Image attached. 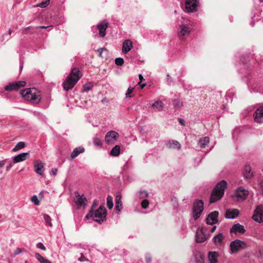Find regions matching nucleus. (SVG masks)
Instances as JSON below:
<instances>
[{
    "instance_id": "nucleus-50",
    "label": "nucleus",
    "mask_w": 263,
    "mask_h": 263,
    "mask_svg": "<svg viewBox=\"0 0 263 263\" xmlns=\"http://www.w3.org/2000/svg\"><path fill=\"white\" fill-rule=\"evenodd\" d=\"M145 260L147 263H150L152 261V258L150 256L147 255L145 257Z\"/></svg>"
},
{
    "instance_id": "nucleus-34",
    "label": "nucleus",
    "mask_w": 263,
    "mask_h": 263,
    "mask_svg": "<svg viewBox=\"0 0 263 263\" xmlns=\"http://www.w3.org/2000/svg\"><path fill=\"white\" fill-rule=\"evenodd\" d=\"M25 146V143L24 142H18L15 147L13 148L12 151L13 152H16L20 149L24 148Z\"/></svg>"
},
{
    "instance_id": "nucleus-23",
    "label": "nucleus",
    "mask_w": 263,
    "mask_h": 263,
    "mask_svg": "<svg viewBox=\"0 0 263 263\" xmlns=\"http://www.w3.org/2000/svg\"><path fill=\"white\" fill-rule=\"evenodd\" d=\"M84 151L85 149L83 147L80 146L75 148L70 155V159L72 160L74 159L75 158L78 157L80 154L84 153Z\"/></svg>"
},
{
    "instance_id": "nucleus-58",
    "label": "nucleus",
    "mask_w": 263,
    "mask_h": 263,
    "mask_svg": "<svg viewBox=\"0 0 263 263\" xmlns=\"http://www.w3.org/2000/svg\"><path fill=\"white\" fill-rule=\"evenodd\" d=\"M48 27H48V26H40V27H37V28L46 29V28H47Z\"/></svg>"
},
{
    "instance_id": "nucleus-45",
    "label": "nucleus",
    "mask_w": 263,
    "mask_h": 263,
    "mask_svg": "<svg viewBox=\"0 0 263 263\" xmlns=\"http://www.w3.org/2000/svg\"><path fill=\"white\" fill-rule=\"evenodd\" d=\"M134 89V88H128L126 93V98H130V95L133 92V90Z\"/></svg>"
},
{
    "instance_id": "nucleus-35",
    "label": "nucleus",
    "mask_w": 263,
    "mask_h": 263,
    "mask_svg": "<svg viewBox=\"0 0 263 263\" xmlns=\"http://www.w3.org/2000/svg\"><path fill=\"white\" fill-rule=\"evenodd\" d=\"M93 144L95 146L101 147L102 146V140L98 138V137H95L93 139Z\"/></svg>"
},
{
    "instance_id": "nucleus-10",
    "label": "nucleus",
    "mask_w": 263,
    "mask_h": 263,
    "mask_svg": "<svg viewBox=\"0 0 263 263\" xmlns=\"http://www.w3.org/2000/svg\"><path fill=\"white\" fill-rule=\"evenodd\" d=\"M119 137V134L115 131L108 132L105 137V141L108 144H113Z\"/></svg>"
},
{
    "instance_id": "nucleus-9",
    "label": "nucleus",
    "mask_w": 263,
    "mask_h": 263,
    "mask_svg": "<svg viewBox=\"0 0 263 263\" xmlns=\"http://www.w3.org/2000/svg\"><path fill=\"white\" fill-rule=\"evenodd\" d=\"M230 249L232 253H236L246 247V243L240 240L236 239L230 243Z\"/></svg>"
},
{
    "instance_id": "nucleus-64",
    "label": "nucleus",
    "mask_w": 263,
    "mask_h": 263,
    "mask_svg": "<svg viewBox=\"0 0 263 263\" xmlns=\"http://www.w3.org/2000/svg\"><path fill=\"white\" fill-rule=\"evenodd\" d=\"M260 2L261 3H262V2H263V0H260Z\"/></svg>"
},
{
    "instance_id": "nucleus-43",
    "label": "nucleus",
    "mask_w": 263,
    "mask_h": 263,
    "mask_svg": "<svg viewBox=\"0 0 263 263\" xmlns=\"http://www.w3.org/2000/svg\"><path fill=\"white\" fill-rule=\"evenodd\" d=\"M141 204L142 207L145 209L148 207L149 205V202L147 199H144L142 201Z\"/></svg>"
},
{
    "instance_id": "nucleus-37",
    "label": "nucleus",
    "mask_w": 263,
    "mask_h": 263,
    "mask_svg": "<svg viewBox=\"0 0 263 263\" xmlns=\"http://www.w3.org/2000/svg\"><path fill=\"white\" fill-rule=\"evenodd\" d=\"M43 217H44V220L45 221V222L46 223V224H48V226L51 227L52 226V224L51 222V218L50 217V216L46 214H44L43 215Z\"/></svg>"
},
{
    "instance_id": "nucleus-47",
    "label": "nucleus",
    "mask_w": 263,
    "mask_h": 263,
    "mask_svg": "<svg viewBox=\"0 0 263 263\" xmlns=\"http://www.w3.org/2000/svg\"><path fill=\"white\" fill-rule=\"evenodd\" d=\"M36 247H37V248L41 249V250H44V251H45L46 250L45 247L41 242H39V243H37Z\"/></svg>"
},
{
    "instance_id": "nucleus-2",
    "label": "nucleus",
    "mask_w": 263,
    "mask_h": 263,
    "mask_svg": "<svg viewBox=\"0 0 263 263\" xmlns=\"http://www.w3.org/2000/svg\"><path fill=\"white\" fill-rule=\"evenodd\" d=\"M227 186V182L225 180L220 181L217 183L211 193L210 201L211 203L218 201L222 197Z\"/></svg>"
},
{
    "instance_id": "nucleus-26",
    "label": "nucleus",
    "mask_w": 263,
    "mask_h": 263,
    "mask_svg": "<svg viewBox=\"0 0 263 263\" xmlns=\"http://www.w3.org/2000/svg\"><path fill=\"white\" fill-rule=\"evenodd\" d=\"M244 176L246 179H250L253 176V173L250 165H247L245 168Z\"/></svg>"
},
{
    "instance_id": "nucleus-61",
    "label": "nucleus",
    "mask_w": 263,
    "mask_h": 263,
    "mask_svg": "<svg viewBox=\"0 0 263 263\" xmlns=\"http://www.w3.org/2000/svg\"><path fill=\"white\" fill-rule=\"evenodd\" d=\"M43 193V191H42V192H41L40 193L39 196H43V194H42Z\"/></svg>"
},
{
    "instance_id": "nucleus-8",
    "label": "nucleus",
    "mask_w": 263,
    "mask_h": 263,
    "mask_svg": "<svg viewBox=\"0 0 263 263\" xmlns=\"http://www.w3.org/2000/svg\"><path fill=\"white\" fill-rule=\"evenodd\" d=\"M253 219L258 222H261L263 221V206L259 205H258L254 211V214L252 216Z\"/></svg>"
},
{
    "instance_id": "nucleus-17",
    "label": "nucleus",
    "mask_w": 263,
    "mask_h": 263,
    "mask_svg": "<svg viewBox=\"0 0 263 263\" xmlns=\"http://www.w3.org/2000/svg\"><path fill=\"white\" fill-rule=\"evenodd\" d=\"M246 232V230L245 229V228L243 226L239 224V223H236L234 224L232 228L230 229V233H239L240 234H243Z\"/></svg>"
},
{
    "instance_id": "nucleus-30",
    "label": "nucleus",
    "mask_w": 263,
    "mask_h": 263,
    "mask_svg": "<svg viewBox=\"0 0 263 263\" xmlns=\"http://www.w3.org/2000/svg\"><path fill=\"white\" fill-rule=\"evenodd\" d=\"M99 56L102 58H106L108 54V50L105 48H99L98 49Z\"/></svg>"
},
{
    "instance_id": "nucleus-28",
    "label": "nucleus",
    "mask_w": 263,
    "mask_h": 263,
    "mask_svg": "<svg viewBox=\"0 0 263 263\" xmlns=\"http://www.w3.org/2000/svg\"><path fill=\"white\" fill-rule=\"evenodd\" d=\"M195 257L196 263H204V256L202 253L200 252L196 253Z\"/></svg>"
},
{
    "instance_id": "nucleus-12",
    "label": "nucleus",
    "mask_w": 263,
    "mask_h": 263,
    "mask_svg": "<svg viewBox=\"0 0 263 263\" xmlns=\"http://www.w3.org/2000/svg\"><path fill=\"white\" fill-rule=\"evenodd\" d=\"M191 29L187 25H181L180 26V31L178 32V36L180 39L183 40L184 36L189 35L191 32Z\"/></svg>"
},
{
    "instance_id": "nucleus-29",
    "label": "nucleus",
    "mask_w": 263,
    "mask_h": 263,
    "mask_svg": "<svg viewBox=\"0 0 263 263\" xmlns=\"http://www.w3.org/2000/svg\"><path fill=\"white\" fill-rule=\"evenodd\" d=\"M120 153V146L118 145H115L111 150L110 154L113 156H118Z\"/></svg>"
},
{
    "instance_id": "nucleus-22",
    "label": "nucleus",
    "mask_w": 263,
    "mask_h": 263,
    "mask_svg": "<svg viewBox=\"0 0 263 263\" xmlns=\"http://www.w3.org/2000/svg\"><path fill=\"white\" fill-rule=\"evenodd\" d=\"M29 154L28 153H21L19 155L15 156L13 158V161L14 163H18L21 161H24V160H26V159H27V157L29 156Z\"/></svg>"
},
{
    "instance_id": "nucleus-42",
    "label": "nucleus",
    "mask_w": 263,
    "mask_h": 263,
    "mask_svg": "<svg viewBox=\"0 0 263 263\" xmlns=\"http://www.w3.org/2000/svg\"><path fill=\"white\" fill-rule=\"evenodd\" d=\"M92 86L93 85L91 83H87L85 84L84 86V91L88 92L89 90L91 89Z\"/></svg>"
},
{
    "instance_id": "nucleus-49",
    "label": "nucleus",
    "mask_w": 263,
    "mask_h": 263,
    "mask_svg": "<svg viewBox=\"0 0 263 263\" xmlns=\"http://www.w3.org/2000/svg\"><path fill=\"white\" fill-rule=\"evenodd\" d=\"M98 204V201L96 200H94V201L92 203L91 210H93V209L97 206Z\"/></svg>"
},
{
    "instance_id": "nucleus-14",
    "label": "nucleus",
    "mask_w": 263,
    "mask_h": 263,
    "mask_svg": "<svg viewBox=\"0 0 263 263\" xmlns=\"http://www.w3.org/2000/svg\"><path fill=\"white\" fill-rule=\"evenodd\" d=\"M254 116L255 122L259 123L263 122V106H260L256 110Z\"/></svg>"
},
{
    "instance_id": "nucleus-5",
    "label": "nucleus",
    "mask_w": 263,
    "mask_h": 263,
    "mask_svg": "<svg viewBox=\"0 0 263 263\" xmlns=\"http://www.w3.org/2000/svg\"><path fill=\"white\" fill-rule=\"evenodd\" d=\"M203 201L202 200L197 199L193 203V218L197 220L200 216L203 210Z\"/></svg>"
},
{
    "instance_id": "nucleus-6",
    "label": "nucleus",
    "mask_w": 263,
    "mask_h": 263,
    "mask_svg": "<svg viewBox=\"0 0 263 263\" xmlns=\"http://www.w3.org/2000/svg\"><path fill=\"white\" fill-rule=\"evenodd\" d=\"M26 84V82L24 81L9 83L8 85L5 86V90L9 91H17L21 87L25 86Z\"/></svg>"
},
{
    "instance_id": "nucleus-57",
    "label": "nucleus",
    "mask_w": 263,
    "mask_h": 263,
    "mask_svg": "<svg viewBox=\"0 0 263 263\" xmlns=\"http://www.w3.org/2000/svg\"><path fill=\"white\" fill-rule=\"evenodd\" d=\"M216 226H214V227H212V228L211 229V232H212V233H213V232L215 231V230H216Z\"/></svg>"
},
{
    "instance_id": "nucleus-31",
    "label": "nucleus",
    "mask_w": 263,
    "mask_h": 263,
    "mask_svg": "<svg viewBox=\"0 0 263 263\" xmlns=\"http://www.w3.org/2000/svg\"><path fill=\"white\" fill-rule=\"evenodd\" d=\"M35 257L41 263H51L49 260L45 258L39 253L35 254Z\"/></svg>"
},
{
    "instance_id": "nucleus-48",
    "label": "nucleus",
    "mask_w": 263,
    "mask_h": 263,
    "mask_svg": "<svg viewBox=\"0 0 263 263\" xmlns=\"http://www.w3.org/2000/svg\"><path fill=\"white\" fill-rule=\"evenodd\" d=\"M22 252V250L20 248H17L14 252V255H17Z\"/></svg>"
},
{
    "instance_id": "nucleus-62",
    "label": "nucleus",
    "mask_w": 263,
    "mask_h": 263,
    "mask_svg": "<svg viewBox=\"0 0 263 263\" xmlns=\"http://www.w3.org/2000/svg\"><path fill=\"white\" fill-rule=\"evenodd\" d=\"M30 28V27H28L27 28H25V30H29V29Z\"/></svg>"
},
{
    "instance_id": "nucleus-41",
    "label": "nucleus",
    "mask_w": 263,
    "mask_h": 263,
    "mask_svg": "<svg viewBox=\"0 0 263 263\" xmlns=\"http://www.w3.org/2000/svg\"><path fill=\"white\" fill-rule=\"evenodd\" d=\"M49 0L42 2L37 5V6L41 8H45L49 4Z\"/></svg>"
},
{
    "instance_id": "nucleus-18",
    "label": "nucleus",
    "mask_w": 263,
    "mask_h": 263,
    "mask_svg": "<svg viewBox=\"0 0 263 263\" xmlns=\"http://www.w3.org/2000/svg\"><path fill=\"white\" fill-rule=\"evenodd\" d=\"M74 195L77 197H78V199L76 201V202L79 208L86 204V202L87 199L83 196V195L81 196L77 191L74 192Z\"/></svg>"
},
{
    "instance_id": "nucleus-46",
    "label": "nucleus",
    "mask_w": 263,
    "mask_h": 263,
    "mask_svg": "<svg viewBox=\"0 0 263 263\" xmlns=\"http://www.w3.org/2000/svg\"><path fill=\"white\" fill-rule=\"evenodd\" d=\"M140 196L141 198H146L148 196V194L146 191H142L140 193Z\"/></svg>"
},
{
    "instance_id": "nucleus-44",
    "label": "nucleus",
    "mask_w": 263,
    "mask_h": 263,
    "mask_svg": "<svg viewBox=\"0 0 263 263\" xmlns=\"http://www.w3.org/2000/svg\"><path fill=\"white\" fill-rule=\"evenodd\" d=\"M31 201L33 202L35 205H39L40 204V201L36 195H33L31 197Z\"/></svg>"
},
{
    "instance_id": "nucleus-4",
    "label": "nucleus",
    "mask_w": 263,
    "mask_h": 263,
    "mask_svg": "<svg viewBox=\"0 0 263 263\" xmlns=\"http://www.w3.org/2000/svg\"><path fill=\"white\" fill-rule=\"evenodd\" d=\"M106 210L105 207L103 205L100 206L99 208L94 211L93 210H90L88 214L85 216L86 219L93 217L94 220L99 223H101L103 221L106 220Z\"/></svg>"
},
{
    "instance_id": "nucleus-63",
    "label": "nucleus",
    "mask_w": 263,
    "mask_h": 263,
    "mask_svg": "<svg viewBox=\"0 0 263 263\" xmlns=\"http://www.w3.org/2000/svg\"><path fill=\"white\" fill-rule=\"evenodd\" d=\"M167 78H168V80H169V79H170V77L169 75H167Z\"/></svg>"
},
{
    "instance_id": "nucleus-24",
    "label": "nucleus",
    "mask_w": 263,
    "mask_h": 263,
    "mask_svg": "<svg viewBox=\"0 0 263 263\" xmlns=\"http://www.w3.org/2000/svg\"><path fill=\"white\" fill-rule=\"evenodd\" d=\"M122 196L120 193H118L116 197V206L115 208L118 212H120L121 208L122 207Z\"/></svg>"
},
{
    "instance_id": "nucleus-3",
    "label": "nucleus",
    "mask_w": 263,
    "mask_h": 263,
    "mask_svg": "<svg viewBox=\"0 0 263 263\" xmlns=\"http://www.w3.org/2000/svg\"><path fill=\"white\" fill-rule=\"evenodd\" d=\"M20 92L25 100L36 103H38L41 101V93L36 88H27L22 90Z\"/></svg>"
},
{
    "instance_id": "nucleus-13",
    "label": "nucleus",
    "mask_w": 263,
    "mask_h": 263,
    "mask_svg": "<svg viewBox=\"0 0 263 263\" xmlns=\"http://www.w3.org/2000/svg\"><path fill=\"white\" fill-rule=\"evenodd\" d=\"M219 213L217 211H214L210 213L206 219L208 224L213 225L218 222V216Z\"/></svg>"
},
{
    "instance_id": "nucleus-51",
    "label": "nucleus",
    "mask_w": 263,
    "mask_h": 263,
    "mask_svg": "<svg viewBox=\"0 0 263 263\" xmlns=\"http://www.w3.org/2000/svg\"><path fill=\"white\" fill-rule=\"evenodd\" d=\"M139 79L140 81H139V82L138 83V84H139V85H140V84L141 83V82H142L143 80H144V78H143V76H142L141 74H139Z\"/></svg>"
},
{
    "instance_id": "nucleus-54",
    "label": "nucleus",
    "mask_w": 263,
    "mask_h": 263,
    "mask_svg": "<svg viewBox=\"0 0 263 263\" xmlns=\"http://www.w3.org/2000/svg\"><path fill=\"white\" fill-rule=\"evenodd\" d=\"M13 165L12 163L9 164L6 166V170L7 171H9L10 169L12 167Z\"/></svg>"
},
{
    "instance_id": "nucleus-56",
    "label": "nucleus",
    "mask_w": 263,
    "mask_h": 263,
    "mask_svg": "<svg viewBox=\"0 0 263 263\" xmlns=\"http://www.w3.org/2000/svg\"><path fill=\"white\" fill-rule=\"evenodd\" d=\"M178 120H179V123H180L181 125H184V121L183 120V119H181V118H179V119H178Z\"/></svg>"
},
{
    "instance_id": "nucleus-1",
    "label": "nucleus",
    "mask_w": 263,
    "mask_h": 263,
    "mask_svg": "<svg viewBox=\"0 0 263 263\" xmlns=\"http://www.w3.org/2000/svg\"><path fill=\"white\" fill-rule=\"evenodd\" d=\"M80 72L79 69L77 67L71 69L70 73L68 76L65 81L63 84L64 90L68 91L71 89L74 86L81 78Z\"/></svg>"
},
{
    "instance_id": "nucleus-20",
    "label": "nucleus",
    "mask_w": 263,
    "mask_h": 263,
    "mask_svg": "<svg viewBox=\"0 0 263 263\" xmlns=\"http://www.w3.org/2000/svg\"><path fill=\"white\" fill-rule=\"evenodd\" d=\"M34 171L35 172L42 175L43 174L42 171L44 169V164L40 160L36 161L34 163Z\"/></svg>"
},
{
    "instance_id": "nucleus-11",
    "label": "nucleus",
    "mask_w": 263,
    "mask_h": 263,
    "mask_svg": "<svg viewBox=\"0 0 263 263\" xmlns=\"http://www.w3.org/2000/svg\"><path fill=\"white\" fill-rule=\"evenodd\" d=\"M249 191L245 190L243 187H238L235 192V196L238 200H244L248 197Z\"/></svg>"
},
{
    "instance_id": "nucleus-39",
    "label": "nucleus",
    "mask_w": 263,
    "mask_h": 263,
    "mask_svg": "<svg viewBox=\"0 0 263 263\" xmlns=\"http://www.w3.org/2000/svg\"><path fill=\"white\" fill-rule=\"evenodd\" d=\"M174 106L176 108H181L183 106L182 102L178 100H175L173 103Z\"/></svg>"
},
{
    "instance_id": "nucleus-53",
    "label": "nucleus",
    "mask_w": 263,
    "mask_h": 263,
    "mask_svg": "<svg viewBox=\"0 0 263 263\" xmlns=\"http://www.w3.org/2000/svg\"><path fill=\"white\" fill-rule=\"evenodd\" d=\"M79 259L80 261H83L84 260H87L83 254H81V257L79 258Z\"/></svg>"
},
{
    "instance_id": "nucleus-7",
    "label": "nucleus",
    "mask_w": 263,
    "mask_h": 263,
    "mask_svg": "<svg viewBox=\"0 0 263 263\" xmlns=\"http://www.w3.org/2000/svg\"><path fill=\"white\" fill-rule=\"evenodd\" d=\"M198 4L199 0H185V11L188 13L197 11Z\"/></svg>"
},
{
    "instance_id": "nucleus-52",
    "label": "nucleus",
    "mask_w": 263,
    "mask_h": 263,
    "mask_svg": "<svg viewBox=\"0 0 263 263\" xmlns=\"http://www.w3.org/2000/svg\"><path fill=\"white\" fill-rule=\"evenodd\" d=\"M6 162V160L0 161V168L3 167Z\"/></svg>"
},
{
    "instance_id": "nucleus-15",
    "label": "nucleus",
    "mask_w": 263,
    "mask_h": 263,
    "mask_svg": "<svg viewBox=\"0 0 263 263\" xmlns=\"http://www.w3.org/2000/svg\"><path fill=\"white\" fill-rule=\"evenodd\" d=\"M108 23L106 21H104L98 24L97 27L101 37H103L105 36L106 30L108 28Z\"/></svg>"
},
{
    "instance_id": "nucleus-27",
    "label": "nucleus",
    "mask_w": 263,
    "mask_h": 263,
    "mask_svg": "<svg viewBox=\"0 0 263 263\" xmlns=\"http://www.w3.org/2000/svg\"><path fill=\"white\" fill-rule=\"evenodd\" d=\"M210 142V139L208 137L201 138L199 141V144L201 148H204Z\"/></svg>"
},
{
    "instance_id": "nucleus-59",
    "label": "nucleus",
    "mask_w": 263,
    "mask_h": 263,
    "mask_svg": "<svg viewBox=\"0 0 263 263\" xmlns=\"http://www.w3.org/2000/svg\"><path fill=\"white\" fill-rule=\"evenodd\" d=\"M140 85L141 88L143 89L146 86V84H140Z\"/></svg>"
},
{
    "instance_id": "nucleus-32",
    "label": "nucleus",
    "mask_w": 263,
    "mask_h": 263,
    "mask_svg": "<svg viewBox=\"0 0 263 263\" xmlns=\"http://www.w3.org/2000/svg\"><path fill=\"white\" fill-rule=\"evenodd\" d=\"M223 239V235L222 233H218V235H216L213 239L214 242L215 244L221 243Z\"/></svg>"
},
{
    "instance_id": "nucleus-60",
    "label": "nucleus",
    "mask_w": 263,
    "mask_h": 263,
    "mask_svg": "<svg viewBox=\"0 0 263 263\" xmlns=\"http://www.w3.org/2000/svg\"><path fill=\"white\" fill-rule=\"evenodd\" d=\"M12 30L11 29H9V31H8V34L9 35H11V33H12Z\"/></svg>"
},
{
    "instance_id": "nucleus-36",
    "label": "nucleus",
    "mask_w": 263,
    "mask_h": 263,
    "mask_svg": "<svg viewBox=\"0 0 263 263\" xmlns=\"http://www.w3.org/2000/svg\"><path fill=\"white\" fill-rule=\"evenodd\" d=\"M114 205L112 198L111 196H108L107 198V206L109 209L112 208Z\"/></svg>"
},
{
    "instance_id": "nucleus-40",
    "label": "nucleus",
    "mask_w": 263,
    "mask_h": 263,
    "mask_svg": "<svg viewBox=\"0 0 263 263\" xmlns=\"http://www.w3.org/2000/svg\"><path fill=\"white\" fill-rule=\"evenodd\" d=\"M115 64L118 66H122L124 64V60L121 58H117L115 60Z\"/></svg>"
},
{
    "instance_id": "nucleus-33",
    "label": "nucleus",
    "mask_w": 263,
    "mask_h": 263,
    "mask_svg": "<svg viewBox=\"0 0 263 263\" xmlns=\"http://www.w3.org/2000/svg\"><path fill=\"white\" fill-rule=\"evenodd\" d=\"M152 106L157 111H161L163 108V103L161 101H157L153 104Z\"/></svg>"
},
{
    "instance_id": "nucleus-38",
    "label": "nucleus",
    "mask_w": 263,
    "mask_h": 263,
    "mask_svg": "<svg viewBox=\"0 0 263 263\" xmlns=\"http://www.w3.org/2000/svg\"><path fill=\"white\" fill-rule=\"evenodd\" d=\"M171 147L173 148H176L178 149H180L181 148V145L180 143L177 141H173L170 143Z\"/></svg>"
},
{
    "instance_id": "nucleus-55",
    "label": "nucleus",
    "mask_w": 263,
    "mask_h": 263,
    "mask_svg": "<svg viewBox=\"0 0 263 263\" xmlns=\"http://www.w3.org/2000/svg\"><path fill=\"white\" fill-rule=\"evenodd\" d=\"M57 171L58 170L57 168H52L51 172L53 175L55 176L57 175Z\"/></svg>"
},
{
    "instance_id": "nucleus-21",
    "label": "nucleus",
    "mask_w": 263,
    "mask_h": 263,
    "mask_svg": "<svg viewBox=\"0 0 263 263\" xmlns=\"http://www.w3.org/2000/svg\"><path fill=\"white\" fill-rule=\"evenodd\" d=\"M239 214V211L237 209L227 210L226 211L225 216L227 218L234 219Z\"/></svg>"
},
{
    "instance_id": "nucleus-19",
    "label": "nucleus",
    "mask_w": 263,
    "mask_h": 263,
    "mask_svg": "<svg viewBox=\"0 0 263 263\" xmlns=\"http://www.w3.org/2000/svg\"><path fill=\"white\" fill-rule=\"evenodd\" d=\"M132 42L130 40H126L123 43L122 52L126 53L132 49Z\"/></svg>"
},
{
    "instance_id": "nucleus-16",
    "label": "nucleus",
    "mask_w": 263,
    "mask_h": 263,
    "mask_svg": "<svg viewBox=\"0 0 263 263\" xmlns=\"http://www.w3.org/2000/svg\"><path fill=\"white\" fill-rule=\"evenodd\" d=\"M206 240L205 232L203 228H201L196 232V241L197 243H202Z\"/></svg>"
},
{
    "instance_id": "nucleus-25",
    "label": "nucleus",
    "mask_w": 263,
    "mask_h": 263,
    "mask_svg": "<svg viewBox=\"0 0 263 263\" xmlns=\"http://www.w3.org/2000/svg\"><path fill=\"white\" fill-rule=\"evenodd\" d=\"M218 253L216 252H210L209 253V259L211 263H216L217 262Z\"/></svg>"
}]
</instances>
